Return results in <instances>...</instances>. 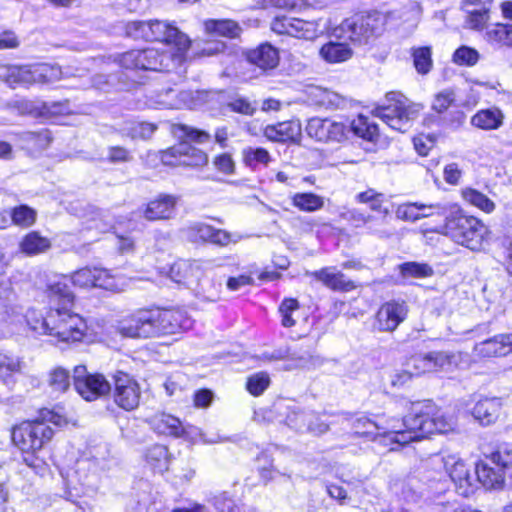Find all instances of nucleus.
Returning a JSON list of instances; mask_svg holds the SVG:
<instances>
[{
	"label": "nucleus",
	"instance_id": "nucleus-40",
	"mask_svg": "<svg viewBox=\"0 0 512 512\" xmlns=\"http://www.w3.org/2000/svg\"><path fill=\"white\" fill-rule=\"evenodd\" d=\"M23 362L18 356L0 351V379L4 382L22 370Z\"/></svg>",
	"mask_w": 512,
	"mask_h": 512
},
{
	"label": "nucleus",
	"instance_id": "nucleus-20",
	"mask_svg": "<svg viewBox=\"0 0 512 512\" xmlns=\"http://www.w3.org/2000/svg\"><path fill=\"white\" fill-rule=\"evenodd\" d=\"M352 428L354 432L361 436L370 437L375 440L377 437H382L385 440H389L390 443L397 442L393 439V436L389 435L395 430H402L397 425H393L390 428L381 426L377 421L372 420L367 416H360L353 420Z\"/></svg>",
	"mask_w": 512,
	"mask_h": 512
},
{
	"label": "nucleus",
	"instance_id": "nucleus-46",
	"mask_svg": "<svg viewBox=\"0 0 512 512\" xmlns=\"http://www.w3.org/2000/svg\"><path fill=\"white\" fill-rule=\"evenodd\" d=\"M467 14L466 25L469 29L474 31H482L484 33L486 27L490 24V12L487 8L482 10H464Z\"/></svg>",
	"mask_w": 512,
	"mask_h": 512
},
{
	"label": "nucleus",
	"instance_id": "nucleus-5",
	"mask_svg": "<svg viewBox=\"0 0 512 512\" xmlns=\"http://www.w3.org/2000/svg\"><path fill=\"white\" fill-rule=\"evenodd\" d=\"M471 250H479L487 235V227L476 217L468 216L455 205L447 220L436 230Z\"/></svg>",
	"mask_w": 512,
	"mask_h": 512
},
{
	"label": "nucleus",
	"instance_id": "nucleus-28",
	"mask_svg": "<svg viewBox=\"0 0 512 512\" xmlns=\"http://www.w3.org/2000/svg\"><path fill=\"white\" fill-rule=\"evenodd\" d=\"M0 78L12 88L17 85L33 84L32 65L2 66Z\"/></svg>",
	"mask_w": 512,
	"mask_h": 512
},
{
	"label": "nucleus",
	"instance_id": "nucleus-50",
	"mask_svg": "<svg viewBox=\"0 0 512 512\" xmlns=\"http://www.w3.org/2000/svg\"><path fill=\"white\" fill-rule=\"evenodd\" d=\"M270 385L267 372H257L247 378L246 389L253 396L261 395Z\"/></svg>",
	"mask_w": 512,
	"mask_h": 512
},
{
	"label": "nucleus",
	"instance_id": "nucleus-48",
	"mask_svg": "<svg viewBox=\"0 0 512 512\" xmlns=\"http://www.w3.org/2000/svg\"><path fill=\"white\" fill-rule=\"evenodd\" d=\"M48 384L54 392L64 393L70 387L69 372L62 367L54 368L49 373Z\"/></svg>",
	"mask_w": 512,
	"mask_h": 512
},
{
	"label": "nucleus",
	"instance_id": "nucleus-45",
	"mask_svg": "<svg viewBox=\"0 0 512 512\" xmlns=\"http://www.w3.org/2000/svg\"><path fill=\"white\" fill-rule=\"evenodd\" d=\"M316 24L311 21H304L299 18H292L288 36L312 39L316 35Z\"/></svg>",
	"mask_w": 512,
	"mask_h": 512
},
{
	"label": "nucleus",
	"instance_id": "nucleus-2",
	"mask_svg": "<svg viewBox=\"0 0 512 512\" xmlns=\"http://www.w3.org/2000/svg\"><path fill=\"white\" fill-rule=\"evenodd\" d=\"M48 297L56 307H51L45 317L33 319L27 316L31 329L40 334H47L62 342L80 341L87 330L85 320L77 313L70 311L74 295L64 281L49 285Z\"/></svg>",
	"mask_w": 512,
	"mask_h": 512
},
{
	"label": "nucleus",
	"instance_id": "nucleus-41",
	"mask_svg": "<svg viewBox=\"0 0 512 512\" xmlns=\"http://www.w3.org/2000/svg\"><path fill=\"white\" fill-rule=\"evenodd\" d=\"M156 129L157 126L153 123L129 122L121 129V132L123 135L128 136L131 139L146 140L151 138Z\"/></svg>",
	"mask_w": 512,
	"mask_h": 512
},
{
	"label": "nucleus",
	"instance_id": "nucleus-3",
	"mask_svg": "<svg viewBox=\"0 0 512 512\" xmlns=\"http://www.w3.org/2000/svg\"><path fill=\"white\" fill-rule=\"evenodd\" d=\"M191 325V319L181 310L146 309L121 320L118 331L124 337L150 338L175 334Z\"/></svg>",
	"mask_w": 512,
	"mask_h": 512
},
{
	"label": "nucleus",
	"instance_id": "nucleus-54",
	"mask_svg": "<svg viewBox=\"0 0 512 512\" xmlns=\"http://www.w3.org/2000/svg\"><path fill=\"white\" fill-rule=\"evenodd\" d=\"M35 218V211L26 205H20L13 209L12 220L17 225L28 227L35 222Z\"/></svg>",
	"mask_w": 512,
	"mask_h": 512
},
{
	"label": "nucleus",
	"instance_id": "nucleus-42",
	"mask_svg": "<svg viewBox=\"0 0 512 512\" xmlns=\"http://www.w3.org/2000/svg\"><path fill=\"white\" fill-rule=\"evenodd\" d=\"M462 196L465 201L469 204L477 207L478 209L484 211L485 213H491L495 210V203L489 199L482 192L474 189V188H465L462 190Z\"/></svg>",
	"mask_w": 512,
	"mask_h": 512
},
{
	"label": "nucleus",
	"instance_id": "nucleus-63",
	"mask_svg": "<svg viewBox=\"0 0 512 512\" xmlns=\"http://www.w3.org/2000/svg\"><path fill=\"white\" fill-rule=\"evenodd\" d=\"M229 107L232 111L244 114V115H253L256 108L244 98H237L229 103Z\"/></svg>",
	"mask_w": 512,
	"mask_h": 512
},
{
	"label": "nucleus",
	"instance_id": "nucleus-31",
	"mask_svg": "<svg viewBox=\"0 0 512 512\" xmlns=\"http://www.w3.org/2000/svg\"><path fill=\"white\" fill-rule=\"evenodd\" d=\"M33 84L50 83L68 77V71L63 72L60 66L47 63H38L32 65Z\"/></svg>",
	"mask_w": 512,
	"mask_h": 512
},
{
	"label": "nucleus",
	"instance_id": "nucleus-33",
	"mask_svg": "<svg viewBox=\"0 0 512 512\" xmlns=\"http://www.w3.org/2000/svg\"><path fill=\"white\" fill-rule=\"evenodd\" d=\"M20 140L24 147L30 151L39 152L46 149L51 143L49 130L25 131L21 133Z\"/></svg>",
	"mask_w": 512,
	"mask_h": 512
},
{
	"label": "nucleus",
	"instance_id": "nucleus-18",
	"mask_svg": "<svg viewBox=\"0 0 512 512\" xmlns=\"http://www.w3.org/2000/svg\"><path fill=\"white\" fill-rule=\"evenodd\" d=\"M306 275L321 282L324 286L333 291L349 292L356 288L354 281L348 279L344 273L332 266L307 272Z\"/></svg>",
	"mask_w": 512,
	"mask_h": 512
},
{
	"label": "nucleus",
	"instance_id": "nucleus-23",
	"mask_svg": "<svg viewBox=\"0 0 512 512\" xmlns=\"http://www.w3.org/2000/svg\"><path fill=\"white\" fill-rule=\"evenodd\" d=\"M475 349L479 355L484 357L505 356L512 353V332L486 339L477 344Z\"/></svg>",
	"mask_w": 512,
	"mask_h": 512
},
{
	"label": "nucleus",
	"instance_id": "nucleus-8",
	"mask_svg": "<svg viewBox=\"0 0 512 512\" xmlns=\"http://www.w3.org/2000/svg\"><path fill=\"white\" fill-rule=\"evenodd\" d=\"M383 26L382 15L378 12H372L346 19L341 24L340 30L343 32L344 38L361 45L367 43L371 37L379 35Z\"/></svg>",
	"mask_w": 512,
	"mask_h": 512
},
{
	"label": "nucleus",
	"instance_id": "nucleus-51",
	"mask_svg": "<svg viewBox=\"0 0 512 512\" xmlns=\"http://www.w3.org/2000/svg\"><path fill=\"white\" fill-rule=\"evenodd\" d=\"M453 62L462 66H474L480 59L479 52L469 46H460L453 54Z\"/></svg>",
	"mask_w": 512,
	"mask_h": 512
},
{
	"label": "nucleus",
	"instance_id": "nucleus-9",
	"mask_svg": "<svg viewBox=\"0 0 512 512\" xmlns=\"http://www.w3.org/2000/svg\"><path fill=\"white\" fill-rule=\"evenodd\" d=\"M91 463L86 460H78L74 469L67 470L61 475L65 484L66 498L76 503L80 497L94 492L97 488L96 476L90 472Z\"/></svg>",
	"mask_w": 512,
	"mask_h": 512
},
{
	"label": "nucleus",
	"instance_id": "nucleus-59",
	"mask_svg": "<svg viewBox=\"0 0 512 512\" xmlns=\"http://www.w3.org/2000/svg\"><path fill=\"white\" fill-rule=\"evenodd\" d=\"M429 353L417 354L410 359L409 366L414 368V373L419 375L422 373L433 372L431 367Z\"/></svg>",
	"mask_w": 512,
	"mask_h": 512
},
{
	"label": "nucleus",
	"instance_id": "nucleus-15",
	"mask_svg": "<svg viewBox=\"0 0 512 512\" xmlns=\"http://www.w3.org/2000/svg\"><path fill=\"white\" fill-rule=\"evenodd\" d=\"M115 403L124 410L138 407L141 397L139 384L129 374L117 371L113 375Z\"/></svg>",
	"mask_w": 512,
	"mask_h": 512
},
{
	"label": "nucleus",
	"instance_id": "nucleus-22",
	"mask_svg": "<svg viewBox=\"0 0 512 512\" xmlns=\"http://www.w3.org/2000/svg\"><path fill=\"white\" fill-rule=\"evenodd\" d=\"M177 200L178 198L173 195H159L158 198L147 204L144 217L150 221L171 218L175 212Z\"/></svg>",
	"mask_w": 512,
	"mask_h": 512
},
{
	"label": "nucleus",
	"instance_id": "nucleus-25",
	"mask_svg": "<svg viewBox=\"0 0 512 512\" xmlns=\"http://www.w3.org/2000/svg\"><path fill=\"white\" fill-rule=\"evenodd\" d=\"M477 480L487 489H502L505 484V470L491 464L490 461H481L476 465Z\"/></svg>",
	"mask_w": 512,
	"mask_h": 512
},
{
	"label": "nucleus",
	"instance_id": "nucleus-21",
	"mask_svg": "<svg viewBox=\"0 0 512 512\" xmlns=\"http://www.w3.org/2000/svg\"><path fill=\"white\" fill-rule=\"evenodd\" d=\"M482 37L494 49L512 48V24L502 22L490 23Z\"/></svg>",
	"mask_w": 512,
	"mask_h": 512
},
{
	"label": "nucleus",
	"instance_id": "nucleus-52",
	"mask_svg": "<svg viewBox=\"0 0 512 512\" xmlns=\"http://www.w3.org/2000/svg\"><path fill=\"white\" fill-rule=\"evenodd\" d=\"M265 135L268 139L276 142H285L293 138L292 125L290 123H279L275 126H267Z\"/></svg>",
	"mask_w": 512,
	"mask_h": 512
},
{
	"label": "nucleus",
	"instance_id": "nucleus-6",
	"mask_svg": "<svg viewBox=\"0 0 512 512\" xmlns=\"http://www.w3.org/2000/svg\"><path fill=\"white\" fill-rule=\"evenodd\" d=\"M420 110L421 105L411 103L401 93L389 92L384 103L373 112L391 129L404 133L411 127V122L416 119Z\"/></svg>",
	"mask_w": 512,
	"mask_h": 512
},
{
	"label": "nucleus",
	"instance_id": "nucleus-16",
	"mask_svg": "<svg viewBox=\"0 0 512 512\" xmlns=\"http://www.w3.org/2000/svg\"><path fill=\"white\" fill-rule=\"evenodd\" d=\"M185 235L193 243H210L218 246H227L229 243H236L240 237L223 229H217L211 225L195 222L184 229Z\"/></svg>",
	"mask_w": 512,
	"mask_h": 512
},
{
	"label": "nucleus",
	"instance_id": "nucleus-32",
	"mask_svg": "<svg viewBox=\"0 0 512 512\" xmlns=\"http://www.w3.org/2000/svg\"><path fill=\"white\" fill-rule=\"evenodd\" d=\"M503 119L504 116L499 109H484L471 118V124L483 130H494L503 124Z\"/></svg>",
	"mask_w": 512,
	"mask_h": 512
},
{
	"label": "nucleus",
	"instance_id": "nucleus-44",
	"mask_svg": "<svg viewBox=\"0 0 512 512\" xmlns=\"http://www.w3.org/2000/svg\"><path fill=\"white\" fill-rule=\"evenodd\" d=\"M399 271L404 279L426 278L433 275V268L426 263L405 262L399 265Z\"/></svg>",
	"mask_w": 512,
	"mask_h": 512
},
{
	"label": "nucleus",
	"instance_id": "nucleus-64",
	"mask_svg": "<svg viewBox=\"0 0 512 512\" xmlns=\"http://www.w3.org/2000/svg\"><path fill=\"white\" fill-rule=\"evenodd\" d=\"M214 505L219 512H239V508L225 495L216 497Z\"/></svg>",
	"mask_w": 512,
	"mask_h": 512
},
{
	"label": "nucleus",
	"instance_id": "nucleus-47",
	"mask_svg": "<svg viewBox=\"0 0 512 512\" xmlns=\"http://www.w3.org/2000/svg\"><path fill=\"white\" fill-rule=\"evenodd\" d=\"M487 460L506 471L512 466V445L508 443L499 445L495 451L487 456Z\"/></svg>",
	"mask_w": 512,
	"mask_h": 512
},
{
	"label": "nucleus",
	"instance_id": "nucleus-11",
	"mask_svg": "<svg viewBox=\"0 0 512 512\" xmlns=\"http://www.w3.org/2000/svg\"><path fill=\"white\" fill-rule=\"evenodd\" d=\"M74 387L86 401L96 400L111 391L110 382L99 373H89L86 366L78 365L73 370Z\"/></svg>",
	"mask_w": 512,
	"mask_h": 512
},
{
	"label": "nucleus",
	"instance_id": "nucleus-4",
	"mask_svg": "<svg viewBox=\"0 0 512 512\" xmlns=\"http://www.w3.org/2000/svg\"><path fill=\"white\" fill-rule=\"evenodd\" d=\"M402 430L389 435L399 446L419 441L434 433H446L453 429L454 420L441 412L431 400L411 403L410 411L403 417Z\"/></svg>",
	"mask_w": 512,
	"mask_h": 512
},
{
	"label": "nucleus",
	"instance_id": "nucleus-39",
	"mask_svg": "<svg viewBox=\"0 0 512 512\" xmlns=\"http://www.w3.org/2000/svg\"><path fill=\"white\" fill-rule=\"evenodd\" d=\"M49 239L42 237L37 232L28 233L21 241V250L27 255L43 253L50 248Z\"/></svg>",
	"mask_w": 512,
	"mask_h": 512
},
{
	"label": "nucleus",
	"instance_id": "nucleus-14",
	"mask_svg": "<svg viewBox=\"0 0 512 512\" xmlns=\"http://www.w3.org/2000/svg\"><path fill=\"white\" fill-rule=\"evenodd\" d=\"M162 161L171 166L200 167L208 162V156L189 142L183 141L164 151Z\"/></svg>",
	"mask_w": 512,
	"mask_h": 512
},
{
	"label": "nucleus",
	"instance_id": "nucleus-36",
	"mask_svg": "<svg viewBox=\"0 0 512 512\" xmlns=\"http://www.w3.org/2000/svg\"><path fill=\"white\" fill-rule=\"evenodd\" d=\"M256 461L258 463L257 470L262 482L266 485L270 481L275 480L277 477H284L287 480L290 479V475L287 473H281L273 467V461L271 456L267 452H261Z\"/></svg>",
	"mask_w": 512,
	"mask_h": 512
},
{
	"label": "nucleus",
	"instance_id": "nucleus-58",
	"mask_svg": "<svg viewBox=\"0 0 512 512\" xmlns=\"http://www.w3.org/2000/svg\"><path fill=\"white\" fill-rule=\"evenodd\" d=\"M133 156L129 150L121 146H110L108 148L107 160L113 164L130 162Z\"/></svg>",
	"mask_w": 512,
	"mask_h": 512
},
{
	"label": "nucleus",
	"instance_id": "nucleus-37",
	"mask_svg": "<svg viewBox=\"0 0 512 512\" xmlns=\"http://www.w3.org/2000/svg\"><path fill=\"white\" fill-rule=\"evenodd\" d=\"M292 205L303 212H315L324 207V198L320 195L303 192L295 193L292 198Z\"/></svg>",
	"mask_w": 512,
	"mask_h": 512
},
{
	"label": "nucleus",
	"instance_id": "nucleus-29",
	"mask_svg": "<svg viewBox=\"0 0 512 512\" xmlns=\"http://www.w3.org/2000/svg\"><path fill=\"white\" fill-rule=\"evenodd\" d=\"M150 427L158 434L179 436L183 432L180 420L170 414L159 413L149 418Z\"/></svg>",
	"mask_w": 512,
	"mask_h": 512
},
{
	"label": "nucleus",
	"instance_id": "nucleus-56",
	"mask_svg": "<svg viewBox=\"0 0 512 512\" xmlns=\"http://www.w3.org/2000/svg\"><path fill=\"white\" fill-rule=\"evenodd\" d=\"M244 159L248 166L255 167L257 164H267L270 155L264 148H249L244 153Z\"/></svg>",
	"mask_w": 512,
	"mask_h": 512
},
{
	"label": "nucleus",
	"instance_id": "nucleus-55",
	"mask_svg": "<svg viewBox=\"0 0 512 512\" xmlns=\"http://www.w3.org/2000/svg\"><path fill=\"white\" fill-rule=\"evenodd\" d=\"M455 102V93L451 89H445L435 95L432 103V109L438 113H443Z\"/></svg>",
	"mask_w": 512,
	"mask_h": 512
},
{
	"label": "nucleus",
	"instance_id": "nucleus-26",
	"mask_svg": "<svg viewBox=\"0 0 512 512\" xmlns=\"http://www.w3.org/2000/svg\"><path fill=\"white\" fill-rule=\"evenodd\" d=\"M247 60L266 71L274 69L279 63L278 50L269 43H263L247 53Z\"/></svg>",
	"mask_w": 512,
	"mask_h": 512
},
{
	"label": "nucleus",
	"instance_id": "nucleus-57",
	"mask_svg": "<svg viewBox=\"0 0 512 512\" xmlns=\"http://www.w3.org/2000/svg\"><path fill=\"white\" fill-rule=\"evenodd\" d=\"M420 209L418 202H411L399 205L396 210V216L399 219L415 222L420 219Z\"/></svg>",
	"mask_w": 512,
	"mask_h": 512
},
{
	"label": "nucleus",
	"instance_id": "nucleus-35",
	"mask_svg": "<svg viewBox=\"0 0 512 512\" xmlns=\"http://www.w3.org/2000/svg\"><path fill=\"white\" fill-rule=\"evenodd\" d=\"M321 57L329 63H339L352 56V50L345 43L329 42L320 49Z\"/></svg>",
	"mask_w": 512,
	"mask_h": 512
},
{
	"label": "nucleus",
	"instance_id": "nucleus-34",
	"mask_svg": "<svg viewBox=\"0 0 512 512\" xmlns=\"http://www.w3.org/2000/svg\"><path fill=\"white\" fill-rule=\"evenodd\" d=\"M146 461L156 472L163 473L167 471L170 463V455L167 447L156 444L148 448L146 452Z\"/></svg>",
	"mask_w": 512,
	"mask_h": 512
},
{
	"label": "nucleus",
	"instance_id": "nucleus-43",
	"mask_svg": "<svg viewBox=\"0 0 512 512\" xmlns=\"http://www.w3.org/2000/svg\"><path fill=\"white\" fill-rule=\"evenodd\" d=\"M428 353L433 372L448 371L457 365L458 356L453 352L432 351Z\"/></svg>",
	"mask_w": 512,
	"mask_h": 512
},
{
	"label": "nucleus",
	"instance_id": "nucleus-49",
	"mask_svg": "<svg viewBox=\"0 0 512 512\" xmlns=\"http://www.w3.org/2000/svg\"><path fill=\"white\" fill-rule=\"evenodd\" d=\"M454 206L455 204H451L448 202L432 204L419 203L420 219L432 216H442L444 217L445 222Z\"/></svg>",
	"mask_w": 512,
	"mask_h": 512
},
{
	"label": "nucleus",
	"instance_id": "nucleus-27",
	"mask_svg": "<svg viewBox=\"0 0 512 512\" xmlns=\"http://www.w3.org/2000/svg\"><path fill=\"white\" fill-rule=\"evenodd\" d=\"M450 477L459 495L468 497L474 492L475 479L463 462L459 461L453 465Z\"/></svg>",
	"mask_w": 512,
	"mask_h": 512
},
{
	"label": "nucleus",
	"instance_id": "nucleus-61",
	"mask_svg": "<svg viewBox=\"0 0 512 512\" xmlns=\"http://www.w3.org/2000/svg\"><path fill=\"white\" fill-rule=\"evenodd\" d=\"M345 218L355 227L366 225L374 219L372 215H366L357 209L347 211Z\"/></svg>",
	"mask_w": 512,
	"mask_h": 512
},
{
	"label": "nucleus",
	"instance_id": "nucleus-38",
	"mask_svg": "<svg viewBox=\"0 0 512 512\" xmlns=\"http://www.w3.org/2000/svg\"><path fill=\"white\" fill-rule=\"evenodd\" d=\"M411 57L416 71L421 75L428 74L433 67L431 46L411 48Z\"/></svg>",
	"mask_w": 512,
	"mask_h": 512
},
{
	"label": "nucleus",
	"instance_id": "nucleus-62",
	"mask_svg": "<svg viewBox=\"0 0 512 512\" xmlns=\"http://www.w3.org/2000/svg\"><path fill=\"white\" fill-rule=\"evenodd\" d=\"M292 18L293 17L288 16H276L271 23L272 31L280 35H288Z\"/></svg>",
	"mask_w": 512,
	"mask_h": 512
},
{
	"label": "nucleus",
	"instance_id": "nucleus-12",
	"mask_svg": "<svg viewBox=\"0 0 512 512\" xmlns=\"http://www.w3.org/2000/svg\"><path fill=\"white\" fill-rule=\"evenodd\" d=\"M408 311V305L404 300L392 299L384 302L374 315L373 330L394 332L405 321Z\"/></svg>",
	"mask_w": 512,
	"mask_h": 512
},
{
	"label": "nucleus",
	"instance_id": "nucleus-53",
	"mask_svg": "<svg viewBox=\"0 0 512 512\" xmlns=\"http://www.w3.org/2000/svg\"><path fill=\"white\" fill-rule=\"evenodd\" d=\"M299 309V303L294 298H285L279 308L278 312L281 316V324L284 327H292L295 325V320L292 318V313Z\"/></svg>",
	"mask_w": 512,
	"mask_h": 512
},
{
	"label": "nucleus",
	"instance_id": "nucleus-17",
	"mask_svg": "<svg viewBox=\"0 0 512 512\" xmlns=\"http://www.w3.org/2000/svg\"><path fill=\"white\" fill-rule=\"evenodd\" d=\"M316 418L314 412H305L300 407L293 405L287 406V414L285 423L292 429L297 431H308L315 435H320L328 430L326 423L313 426L312 419Z\"/></svg>",
	"mask_w": 512,
	"mask_h": 512
},
{
	"label": "nucleus",
	"instance_id": "nucleus-10",
	"mask_svg": "<svg viewBox=\"0 0 512 512\" xmlns=\"http://www.w3.org/2000/svg\"><path fill=\"white\" fill-rule=\"evenodd\" d=\"M169 277L175 283L185 285L205 299H214V295L208 294L204 287L205 283H208L209 280L204 278V271L197 261H176L170 267Z\"/></svg>",
	"mask_w": 512,
	"mask_h": 512
},
{
	"label": "nucleus",
	"instance_id": "nucleus-24",
	"mask_svg": "<svg viewBox=\"0 0 512 512\" xmlns=\"http://www.w3.org/2000/svg\"><path fill=\"white\" fill-rule=\"evenodd\" d=\"M501 407V400L497 397L480 398L472 409V415L481 425L488 426L496 422Z\"/></svg>",
	"mask_w": 512,
	"mask_h": 512
},
{
	"label": "nucleus",
	"instance_id": "nucleus-13",
	"mask_svg": "<svg viewBox=\"0 0 512 512\" xmlns=\"http://www.w3.org/2000/svg\"><path fill=\"white\" fill-rule=\"evenodd\" d=\"M305 130L318 142H341L350 133V126L330 118L314 117L308 120Z\"/></svg>",
	"mask_w": 512,
	"mask_h": 512
},
{
	"label": "nucleus",
	"instance_id": "nucleus-19",
	"mask_svg": "<svg viewBox=\"0 0 512 512\" xmlns=\"http://www.w3.org/2000/svg\"><path fill=\"white\" fill-rule=\"evenodd\" d=\"M71 281L75 286L81 288L99 287L110 290L114 287L112 278L108 272L98 268L85 267L79 269L73 273Z\"/></svg>",
	"mask_w": 512,
	"mask_h": 512
},
{
	"label": "nucleus",
	"instance_id": "nucleus-30",
	"mask_svg": "<svg viewBox=\"0 0 512 512\" xmlns=\"http://www.w3.org/2000/svg\"><path fill=\"white\" fill-rule=\"evenodd\" d=\"M205 30L212 36L236 38L241 33V27L230 19H209L204 23Z\"/></svg>",
	"mask_w": 512,
	"mask_h": 512
},
{
	"label": "nucleus",
	"instance_id": "nucleus-60",
	"mask_svg": "<svg viewBox=\"0 0 512 512\" xmlns=\"http://www.w3.org/2000/svg\"><path fill=\"white\" fill-rule=\"evenodd\" d=\"M213 163L216 169L224 174H232L234 172V161L227 153L215 157Z\"/></svg>",
	"mask_w": 512,
	"mask_h": 512
},
{
	"label": "nucleus",
	"instance_id": "nucleus-1",
	"mask_svg": "<svg viewBox=\"0 0 512 512\" xmlns=\"http://www.w3.org/2000/svg\"><path fill=\"white\" fill-rule=\"evenodd\" d=\"M126 33L137 40L174 45L176 51L155 48L127 51L118 57L119 65L125 69L162 73L176 71L183 64L191 44L189 37L168 20L132 21L126 25Z\"/></svg>",
	"mask_w": 512,
	"mask_h": 512
},
{
	"label": "nucleus",
	"instance_id": "nucleus-7",
	"mask_svg": "<svg viewBox=\"0 0 512 512\" xmlns=\"http://www.w3.org/2000/svg\"><path fill=\"white\" fill-rule=\"evenodd\" d=\"M53 429L44 421H25L13 427L11 438L22 452H37L50 442Z\"/></svg>",
	"mask_w": 512,
	"mask_h": 512
}]
</instances>
